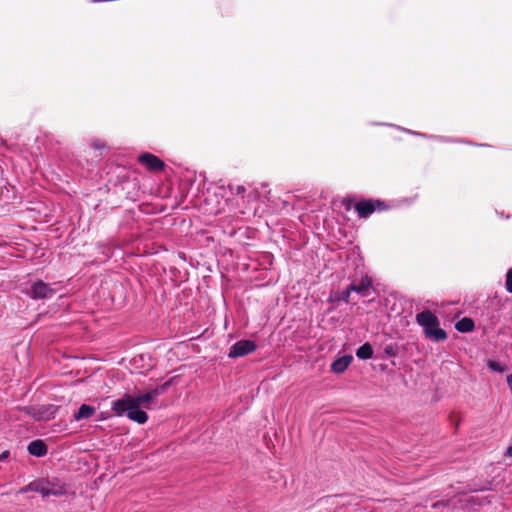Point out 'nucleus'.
Segmentation results:
<instances>
[{"label": "nucleus", "mask_w": 512, "mask_h": 512, "mask_svg": "<svg viewBox=\"0 0 512 512\" xmlns=\"http://www.w3.org/2000/svg\"><path fill=\"white\" fill-rule=\"evenodd\" d=\"M108 416L104 413V412H101V417L99 418L100 420H105Z\"/></svg>", "instance_id": "obj_30"}, {"label": "nucleus", "mask_w": 512, "mask_h": 512, "mask_svg": "<svg viewBox=\"0 0 512 512\" xmlns=\"http://www.w3.org/2000/svg\"><path fill=\"white\" fill-rule=\"evenodd\" d=\"M429 140H434L440 143H459V144H467L473 146H484L483 144H477L470 140H466L464 138H456L451 136H443V135H435L429 136Z\"/></svg>", "instance_id": "obj_13"}, {"label": "nucleus", "mask_w": 512, "mask_h": 512, "mask_svg": "<svg viewBox=\"0 0 512 512\" xmlns=\"http://www.w3.org/2000/svg\"><path fill=\"white\" fill-rule=\"evenodd\" d=\"M10 457V452L8 450L3 451L0 454V463L5 462Z\"/></svg>", "instance_id": "obj_26"}, {"label": "nucleus", "mask_w": 512, "mask_h": 512, "mask_svg": "<svg viewBox=\"0 0 512 512\" xmlns=\"http://www.w3.org/2000/svg\"><path fill=\"white\" fill-rule=\"evenodd\" d=\"M416 322L423 328L425 336L433 341L439 342L447 339L448 335L444 329L440 327L438 317L429 310L417 313Z\"/></svg>", "instance_id": "obj_2"}, {"label": "nucleus", "mask_w": 512, "mask_h": 512, "mask_svg": "<svg viewBox=\"0 0 512 512\" xmlns=\"http://www.w3.org/2000/svg\"><path fill=\"white\" fill-rule=\"evenodd\" d=\"M353 361V356L351 354H344L334 359V361L330 365L331 372L335 374H342L347 370L350 364Z\"/></svg>", "instance_id": "obj_11"}, {"label": "nucleus", "mask_w": 512, "mask_h": 512, "mask_svg": "<svg viewBox=\"0 0 512 512\" xmlns=\"http://www.w3.org/2000/svg\"><path fill=\"white\" fill-rule=\"evenodd\" d=\"M22 292L32 300H47L52 298L56 291L49 283L36 279L27 284Z\"/></svg>", "instance_id": "obj_5"}, {"label": "nucleus", "mask_w": 512, "mask_h": 512, "mask_svg": "<svg viewBox=\"0 0 512 512\" xmlns=\"http://www.w3.org/2000/svg\"><path fill=\"white\" fill-rule=\"evenodd\" d=\"M429 136H432V134L422 133V135H420V137L424 139H429Z\"/></svg>", "instance_id": "obj_29"}, {"label": "nucleus", "mask_w": 512, "mask_h": 512, "mask_svg": "<svg viewBox=\"0 0 512 512\" xmlns=\"http://www.w3.org/2000/svg\"><path fill=\"white\" fill-rule=\"evenodd\" d=\"M352 290H350V286L348 285L344 290L337 291L330 295L329 302H345L348 303L350 299Z\"/></svg>", "instance_id": "obj_18"}, {"label": "nucleus", "mask_w": 512, "mask_h": 512, "mask_svg": "<svg viewBox=\"0 0 512 512\" xmlns=\"http://www.w3.org/2000/svg\"><path fill=\"white\" fill-rule=\"evenodd\" d=\"M137 161L139 164L153 172H160L165 168L164 161L150 152L140 153L137 157Z\"/></svg>", "instance_id": "obj_9"}, {"label": "nucleus", "mask_w": 512, "mask_h": 512, "mask_svg": "<svg viewBox=\"0 0 512 512\" xmlns=\"http://www.w3.org/2000/svg\"><path fill=\"white\" fill-rule=\"evenodd\" d=\"M95 408L88 404H81L78 410L74 413V420L80 421L83 419L91 418L95 413Z\"/></svg>", "instance_id": "obj_15"}, {"label": "nucleus", "mask_w": 512, "mask_h": 512, "mask_svg": "<svg viewBox=\"0 0 512 512\" xmlns=\"http://www.w3.org/2000/svg\"><path fill=\"white\" fill-rule=\"evenodd\" d=\"M420 135H422V132L416 131V134L414 136L420 137Z\"/></svg>", "instance_id": "obj_31"}, {"label": "nucleus", "mask_w": 512, "mask_h": 512, "mask_svg": "<svg viewBox=\"0 0 512 512\" xmlns=\"http://www.w3.org/2000/svg\"><path fill=\"white\" fill-rule=\"evenodd\" d=\"M172 384V379L167 380L166 382L147 390L143 394L132 395L133 401L137 402L138 405L142 406L145 409H150L151 405L155 403L157 397L165 393Z\"/></svg>", "instance_id": "obj_6"}, {"label": "nucleus", "mask_w": 512, "mask_h": 512, "mask_svg": "<svg viewBox=\"0 0 512 512\" xmlns=\"http://www.w3.org/2000/svg\"><path fill=\"white\" fill-rule=\"evenodd\" d=\"M389 205L379 198L361 199L354 205V210L360 219H367L375 212H382L389 209Z\"/></svg>", "instance_id": "obj_3"}, {"label": "nucleus", "mask_w": 512, "mask_h": 512, "mask_svg": "<svg viewBox=\"0 0 512 512\" xmlns=\"http://www.w3.org/2000/svg\"><path fill=\"white\" fill-rule=\"evenodd\" d=\"M506 382L510 391L512 392V373L507 375Z\"/></svg>", "instance_id": "obj_27"}, {"label": "nucleus", "mask_w": 512, "mask_h": 512, "mask_svg": "<svg viewBox=\"0 0 512 512\" xmlns=\"http://www.w3.org/2000/svg\"><path fill=\"white\" fill-rule=\"evenodd\" d=\"M475 323L470 317H463L455 324V329L460 333H470L474 330Z\"/></svg>", "instance_id": "obj_17"}, {"label": "nucleus", "mask_w": 512, "mask_h": 512, "mask_svg": "<svg viewBox=\"0 0 512 512\" xmlns=\"http://www.w3.org/2000/svg\"><path fill=\"white\" fill-rule=\"evenodd\" d=\"M342 204H343L344 209L346 211H350L351 209H354V205H355V204H353V200L350 199V198L349 199H344Z\"/></svg>", "instance_id": "obj_25"}, {"label": "nucleus", "mask_w": 512, "mask_h": 512, "mask_svg": "<svg viewBox=\"0 0 512 512\" xmlns=\"http://www.w3.org/2000/svg\"><path fill=\"white\" fill-rule=\"evenodd\" d=\"M487 367L492 372H497V373H503L504 371H506L508 369L507 365L502 364L495 360H488Z\"/></svg>", "instance_id": "obj_21"}, {"label": "nucleus", "mask_w": 512, "mask_h": 512, "mask_svg": "<svg viewBox=\"0 0 512 512\" xmlns=\"http://www.w3.org/2000/svg\"><path fill=\"white\" fill-rule=\"evenodd\" d=\"M400 352V346L396 342H390L383 345V354L376 355L375 358L385 359V358H394L398 356Z\"/></svg>", "instance_id": "obj_14"}, {"label": "nucleus", "mask_w": 512, "mask_h": 512, "mask_svg": "<svg viewBox=\"0 0 512 512\" xmlns=\"http://www.w3.org/2000/svg\"><path fill=\"white\" fill-rule=\"evenodd\" d=\"M228 190L231 195H242L245 193L246 188L243 185L228 184Z\"/></svg>", "instance_id": "obj_22"}, {"label": "nucleus", "mask_w": 512, "mask_h": 512, "mask_svg": "<svg viewBox=\"0 0 512 512\" xmlns=\"http://www.w3.org/2000/svg\"><path fill=\"white\" fill-rule=\"evenodd\" d=\"M111 410L117 417L126 416L129 420L138 424H144L148 421V414L144 408L133 401L132 394L125 393L121 398L111 403Z\"/></svg>", "instance_id": "obj_1"}, {"label": "nucleus", "mask_w": 512, "mask_h": 512, "mask_svg": "<svg viewBox=\"0 0 512 512\" xmlns=\"http://www.w3.org/2000/svg\"><path fill=\"white\" fill-rule=\"evenodd\" d=\"M27 451L31 456L41 458L47 455L48 446L43 439H35L29 442Z\"/></svg>", "instance_id": "obj_12"}, {"label": "nucleus", "mask_w": 512, "mask_h": 512, "mask_svg": "<svg viewBox=\"0 0 512 512\" xmlns=\"http://www.w3.org/2000/svg\"><path fill=\"white\" fill-rule=\"evenodd\" d=\"M349 286L352 292H356L362 297H368L372 288V279L368 274H363L358 282L353 280Z\"/></svg>", "instance_id": "obj_10"}, {"label": "nucleus", "mask_w": 512, "mask_h": 512, "mask_svg": "<svg viewBox=\"0 0 512 512\" xmlns=\"http://www.w3.org/2000/svg\"><path fill=\"white\" fill-rule=\"evenodd\" d=\"M257 349L255 341L250 339H242L231 345L228 351V357L235 359L244 357Z\"/></svg>", "instance_id": "obj_8"}, {"label": "nucleus", "mask_w": 512, "mask_h": 512, "mask_svg": "<svg viewBox=\"0 0 512 512\" xmlns=\"http://www.w3.org/2000/svg\"><path fill=\"white\" fill-rule=\"evenodd\" d=\"M40 483V491L39 494L43 498H47L50 496L60 497L66 494L67 489L64 483H62L56 477H42L39 478Z\"/></svg>", "instance_id": "obj_7"}, {"label": "nucleus", "mask_w": 512, "mask_h": 512, "mask_svg": "<svg viewBox=\"0 0 512 512\" xmlns=\"http://www.w3.org/2000/svg\"><path fill=\"white\" fill-rule=\"evenodd\" d=\"M369 124L373 125V126L393 127L399 131H402L404 133H407V134L413 135V136L416 134V131H414V130H411V129H408V128H405V127H402V126H399L396 124L388 123V122L371 121V122H369Z\"/></svg>", "instance_id": "obj_19"}, {"label": "nucleus", "mask_w": 512, "mask_h": 512, "mask_svg": "<svg viewBox=\"0 0 512 512\" xmlns=\"http://www.w3.org/2000/svg\"><path fill=\"white\" fill-rule=\"evenodd\" d=\"M40 491V483L39 478L31 481L29 484L25 485L19 490V493L25 494L28 492H36L39 493Z\"/></svg>", "instance_id": "obj_20"}, {"label": "nucleus", "mask_w": 512, "mask_h": 512, "mask_svg": "<svg viewBox=\"0 0 512 512\" xmlns=\"http://www.w3.org/2000/svg\"><path fill=\"white\" fill-rule=\"evenodd\" d=\"M90 146L95 150H103L107 147L106 143L101 139L92 140Z\"/></svg>", "instance_id": "obj_24"}, {"label": "nucleus", "mask_w": 512, "mask_h": 512, "mask_svg": "<svg viewBox=\"0 0 512 512\" xmlns=\"http://www.w3.org/2000/svg\"><path fill=\"white\" fill-rule=\"evenodd\" d=\"M19 410L35 421L42 422L54 419L58 406L54 404L28 405L19 407Z\"/></svg>", "instance_id": "obj_4"}, {"label": "nucleus", "mask_w": 512, "mask_h": 512, "mask_svg": "<svg viewBox=\"0 0 512 512\" xmlns=\"http://www.w3.org/2000/svg\"><path fill=\"white\" fill-rule=\"evenodd\" d=\"M505 456L512 457V445L508 446L505 451Z\"/></svg>", "instance_id": "obj_28"}, {"label": "nucleus", "mask_w": 512, "mask_h": 512, "mask_svg": "<svg viewBox=\"0 0 512 512\" xmlns=\"http://www.w3.org/2000/svg\"><path fill=\"white\" fill-rule=\"evenodd\" d=\"M506 291L512 294V268H509L505 276Z\"/></svg>", "instance_id": "obj_23"}, {"label": "nucleus", "mask_w": 512, "mask_h": 512, "mask_svg": "<svg viewBox=\"0 0 512 512\" xmlns=\"http://www.w3.org/2000/svg\"><path fill=\"white\" fill-rule=\"evenodd\" d=\"M355 355L360 360H369L374 357V351L371 343L365 342L360 345L355 352Z\"/></svg>", "instance_id": "obj_16"}]
</instances>
